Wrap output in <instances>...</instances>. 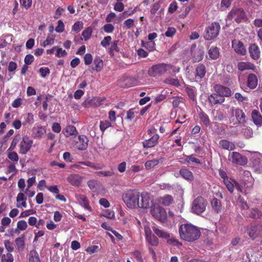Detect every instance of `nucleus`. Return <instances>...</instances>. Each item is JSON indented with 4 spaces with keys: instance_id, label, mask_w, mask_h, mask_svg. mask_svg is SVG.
I'll return each instance as SVG.
<instances>
[{
    "instance_id": "nucleus-63",
    "label": "nucleus",
    "mask_w": 262,
    "mask_h": 262,
    "mask_svg": "<svg viewBox=\"0 0 262 262\" xmlns=\"http://www.w3.org/2000/svg\"><path fill=\"white\" fill-rule=\"evenodd\" d=\"M34 56L32 54H27L24 59L25 64L30 65L34 61Z\"/></svg>"
},
{
    "instance_id": "nucleus-64",
    "label": "nucleus",
    "mask_w": 262,
    "mask_h": 262,
    "mask_svg": "<svg viewBox=\"0 0 262 262\" xmlns=\"http://www.w3.org/2000/svg\"><path fill=\"white\" fill-rule=\"evenodd\" d=\"M167 243L172 246H179L180 245V243L179 241L173 237L167 238Z\"/></svg>"
},
{
    "instance_id": "nucleus-36",
    "label": "nucleus",
    "mask_w": 262,
    "mask_h": 262,
    "mask_svg": "<svg viewBox=\"0 0 262 262\" xmlns=\"http://www.w3.org/2000/svg\"><path fill=\"white\" fill-rule=\"evenodd\" d=\"M29 262H41L39 255L35 250H32L28 254Z\"/></svg>"
},
{
    "instance_id": "nucleus-39",
    "label": "nucleus",
    "mask_w": 262,
    "mask_h": 262,
    "mask_svg": "<svg viewBox=\"0 0 262 262\" xmlns=\"http://www.w3.org/2000/svg\"><path fill=\"white\" fill-rule=\"evenodd\" d=\"M155 45L156 43L155 41H146L145 42L143 40L141 41V46L142 47H144L147 49L149 51H153L155 49Z\"/></svg>"
},
{
    "instance_id": "nucleus-44",
    "label": "nucleus",
    "mask_w": 262,
    "mask_h": 262,
    "mask_svg": "<svg viewBox=\"0 0 262 262\" xmlns=\"http://www.w3.org/2000/svg\"><path fill=\"white\" fill-rule=\"evenodd\" d=\"M146 239L152 246H157L159 244V240L154 234L146 237Z\"/></svg>"
},
{
    "instance_id": "nucleus-11",
    "label": "nucleus",
    "mask_w": 262,
    "mask_h": 262,
    "mask_svg": "<svg viewBox=\"0 0 262 262\" xmlns=\"http://www.w3.org/2000/svg\"><path fill=\"white\" fill-rule=\"evenodd\" d=\"M151 214L155 219L161 222L165 221L167 217L165 209L159 206H155L151 209Z\"/></svg>"
},
{
    "instance_id": "nucleus-46",
    "label": "nucleus",
    "mask_w": 262,
    "mask_h": 262,
    "mask_svg": "<svg viewBox=\"0 0 262 262\" xmlns=\"http://www.w3.org/2000/svg\"><path fill=\"white\" fill-rule=\"evenodd\" d=\"M199 117L205 126H208L210 125V120L206 114L204 112H202L199 114Z\"/></svg>"
},
{
    "instance_id": "nucleus-2",
    "label": "nucleus",
    "mask_w": 262,
    "mask_h": 262,
    "mask_svg": "<svg viewBox=\"0 0 262 262\" xmlns=\"http://www.w3.org/2000/svg\"><path fill=\"white\" fill-rule=\"evenodd\" d=\"M140 196V194L139 191L130 189L123 194L122 199L128 207L135 208L139 206Z\"/></svg>"
},
{
    "instance_id": "nucleus-31",
    "label": "nucleus",
    "mask_w": 262,
    "mask_h": 262,
    "mask_svg": "<svg viewBox=\"0 0 262 262\" xmlns=\"http://www.w3.org/2000/svg\"><path fill=\"white\" fill-rule=\"evenodd\" d=\"M251 115L252 120L255 124L256 125H261L262 124V117L257 110H253L252 112Z\"/></svg>"
},
{
    "instance_id": "nucleus-37",
    "label": "nucleus",
    "mask_w": 262,
    "mask_h": 262,
    "mask_svg": "<svg viewBox=\"0 0 262 262\" xmlns=\"http://www.w3.org/2000/svg\"><path fill=\"white\" fill-rule=\"evenodd\" d=\"M212 209L216 213H219L222 209L221 202L216 198H213L211 201Z\"/></svg>"
},
{
    "instance_id": "nucleus-8",
    "label": "nucleus",
    "mask_w": 262,
    "mask_h": 262,
    "mask_svg": "<svg viewBox=\"0 0 262 262\" xmlns=\"http://www.w3.org/2000/svg\"><path fill=\"white\" fill-rule=\"evenodd\" d=\"M89 142V140L86 136L79 135L74 140V146L79 150L83 151L87 149Z\"/></svg>"
},
{
    "instance_id": "nucleus-38",
    "label": "nucleus",
    "mask_w": 262,
    "mask_h": 262,
    "mask_svg": "<svg viewBox=\"0 0 262 262\" xmlns=\"http://www.w3.org/2000/svg\"><path fill=\"white\" fill-rule=\"evenodd\" d=\"M78 164L91 167L96 170L101 169L102 168V167L100 164L94 163L90 161L79 162Z\"/></svg>"
},
{
    "instance_id": "nucleus-13",
    "label": "nucleus",
    "mask_w": 262,
    "mask_h": 262,
    "mask_svg": "<svg viewBox=\"0 0 262 262\" xmlns=\"http://www.w3.org/2000/svg\"><path fill=\"white\" fill-rule=\"evenodd\" d=\"M232 47L234 51L241 55H245L247 51L242 42L238 40L234 39L232 41Z\"/></svg>"
},
{
    "instance_id": "nucleus-35",
    "label": "nucleus",
    "mask_w": 262,
    "mask_h": 262,
    "mask_svg": "<svg viewBox=\"0 0 262 262\" xmlns=\"http://www.w3.org/2000/svg\"><path fill=\"white\" fill-rule=\"evenodd\" d=\"M237 67L238 70L241 71L246 70H254L255 68L253 64L249 62H240L238 63Z\"/></svg>"
},
{
    "instance_id": "nucleus-1",
    "label": "nucleus",
    "mask_w": 262,
    "mask_h": 262,
    "mask_svg": "<svg viewBox=\"0 0 262 262\" xmlns=\"http://www.w3.org/2000/svg\"><path fill=\"white\" fill-rule=\"evenodd\" d=\"M183 221L181 219V239L188 242H192L198 239L200 235V230L191 224H183Z\"/></svg>"
},
{
    "instance_id": "nucleus-61",
    "label": "nucleus",
    "mask_w": 262,
    "mask_h": 262,
    "mask_svg": "<svg viewBox=\"0 0 262 262\" xmlns=\"http://www.w3.org/2000/svg\"><path fill=\"white\" fill-rule=\"evenodd\" d=\"M19 2L21 6L27 10L31 7L32 3V0H21Z\"/></svg>"
},
{
    "instance_id": "nucleus-19",
    "label": "nucleus",
    "mask_w": 262,
    "mask_h": 262,
    "mask_svg": "<svg viewBox=\"0 0 262 262\" xmlns=\"http://www.w3.org/2000/svg\"><path fill=\"white\" fill-rule=\"evenodd\" d=\"M32 137L34 138H40L42 137L46 132V129L45 126H40L33 127L32 129Z\"/></svg>"
},
{
    "instance_id": "nucleus-9",
    "label": "nucleus",
    "mask_w": 262,
    "mask_h": 262,
    "mask_svg": "<svg viewBox=\"0 0 262 262\" xmlns=\"http://www.w3.org/2000/svg\"><path fill=\"white\" fill-rule=\"evenodd\" d=\"M33 141L28 136H25L23 137L22 141L20 142L19 147V152L20 154H26L30 149L33 144Z\"/></svg>"
},
{
    "instance_id": "nucleus-52",
    "label": "nucleus",
    "mask_w": 262,
    "mask_h": 262,
    "mask_svg": "<svg viewBox=\"0 0 262 262\" xmlns=\"http://www.w3.org/2000/svg\"><path fill=\"white\" fill-rule=\"evenodd\" d=\"M80 199L83 204L84 207L88 210H91V208L89 205V201L85 195H81Z\"/></svg>"
},
{
    "instance_id": "nucleus-21",
    "label": "nucleus",
    "mask_w": 262,
    "mask_h": 262,
    "mask_svg": "<svg viewBox=\"0 0 262 262\" xmlns=\"http://www.w3.org/2000/svg\"><path fill=\"white\" fill-rule=\"evenodd\" d=\"M224 182L227 188L230 192H233L234 189H236L238 191H241L238 184L233 180L224 179Z\"/></svg>"
},
{
    "instance_id": "nucleus-20",
    "label": "nucleus",
    "mask_w": 262,
    "mask_h": 262,
    "mask_svg": "<svg viewBox=\"0 0 262 262\" xmlns=\"http://www.w3.org/2000/svg\"><path fill=\"white\" fill-rule=\"evenodd\" d=\"M194 62L201 61L204 55V51L202 47L198 48L195 51L191 52Z\"/></svg>"
},
{
    "instance_id": "nucleus-53",
    "label": "nucleus",
    "mask_w": 262,
    "mask_h": 262,
    "mask_svg": "<svg viewBox=\"0 0 262 262\" xmlns=\"http://www.w3.org/2000/svg\"><path fill=\"white\" fill-rule=\"evenodd\" d=\"M54 43V38L48 36L45 40L41 43V46L46 47L48 45H53Z\"/></svg>"
},
{
    "instance_id": "nucleus-62",
    "label": "nucleus",
    "mask_w": 262,
    "mask_h": 262,
    "mask_svg": "<svg viewBox=\"0 0 262 262\" xmlns=\"http://www.w3.org/2000/svg\"><path fill=\"white\" fill-rule=\"evenodd\" d=\"M261 215V212L257 209H252L249 214L250 217L255 219L259 218Z\"/></svg>"
},
{
    "instance_id": "nucleus-7",
    "label": "nucleus",
    "mask_w": 262,
    "mask_h": 262,
    "mask_svg": "<svg viewBox=\"0 0 262 262\" xmlns=\"http://www.w3.org/2000/svg\"><path fill=\"white\" fill-rule=\"evenodd\" d=\"M228 160L232 163L244 166L247 164V159L239 153L235 151L230 152L228 155Z\"/></svg>"
},
{
    "instance_id": "nucleus-25",
    "label": "nucleus",
    "mask_w": 262,
    "mask_h": 262,
    "mask_svg": "<svg viewBox=\"0 0 262 262\" xmlns=\"http://www.w3.org/2000/svg\"><path fill=\"white\" fill-rule=\"evenodd\" d=\"M247 232L250 238L254 239L260 234V226H251L247 229Z\"/></svg>"
},
{
    "instance_id": "nucleus-48",
    "label": "nucleus",
    "mask_w": 262,
    "mask_h": 262,
    "mask_svg": "<svg viewBox=\"0 0 262 262\" xmlns=\"http://www.w3.org/2000/svg\"><path fill=\"white\" fill-rule=\"evenodd\" d=\"M34 122V116L32 113H28L25 118V121L23 123L24 125H31Z\"/></svg>"
},
{
    "instance_id": "nucleus-4",
    "label": "nucleus",
    "mask_w": 262,
    "mask_h": 262,
    "mask_svg": "<svg viewBox=\"0 0 262 262\" xmlns=\"http://www.w3.org/2000/svg\"><path fill=\"white\" fill-rule=\"evenodd\" d=\"M221 29L219 23L213 22L209 25L205 29L204 38L206 40H210L216 37Z\"/></svg>"
},
{
    "instance_id": "nucleus-22",
    "label": "nucleus",
    "mask_w": 262,
    "mask_h": 262,
    "mask_svg": "<svg viewBox=\"0 0 262 262\" xmlns=\"http://www.w3.org/2000/svg\"><path fill=\"white\" fill-rule=\"evenodd\" d=\"M250 160L253 163V166H258L262 159V154L258 152H250Z\"/></svg>"
},
{
    "instance_id": "nucleus-14",
    "label": "nucleus",
    "mask_w": 262,
    "mask_h": 262,
    "mask_svg": "<svg viewBox=\"0 0 262 262\" xmlns=\"http://www.w3.org/2000/svg\"><path fill=\"white\" fill-rule=\"evenodd\" d=\"M159 136L155 134L150 138L142 142L144 148H148L155 146L158 143Z\"/></svg>"
},
{
    "instance_id": "nucleus-10",
    "label": "nucleus",
    "mask_w": 262,
    "mask_h": 262,
    "mask_svg": "<svg viewBox=\"0 0 262 262\" xmlns=\"http://www.w3.org/2000/svg\"><path fill=\"white\" fill-rule=\"evenodd\" d=\"M106 100L105 97L102 98L99 97H93L91 99H86L82 103V105L84 107H98L103 104L104 101Z\"/></svg>"
},
{
    "instance_id": "nucleus-27",
    "label": "nucleus",
    "mask_w": 262,
    "mask_h": 262,
    "mask_svg": "<svg viewBox=\"0 0 262 262\" xmlns=\"http://www.w3.org/2000/svg\"><path fill=\"white\" fill-rule=\"evenodd\" d=\"M27 198L25 196V194L23 192H19L16 197V207L20 208L23 207L24 208L27 207Z\"/></svg>"
},
{
    "instance_id": "nucleus-15",
    "label": "nucleus",
    "mask_w": 262,
    "mask_h": 262,
    "mask_svg": "<svg viewBox=\"0 0 262 262\" xmlns=\"http://www.w3.org/2000/svg\"><path fill=\"white\" fill-rule=\"evenodd\" d=\"M82 177L78 174L72 173L70 174L67 178L68 182L72 185L78 187L80 185L82 182Z\"/></svg>"
},
{
    "instance_id": "nucleus-16",
    "label": "nucleus",
    "mask_w": 262,
    "mask_h": 262,
    "mask_svg": "<svg viewBox=\"0 0 262 262\" xmlns=\"http://www.w3.org/2000/svg\"><path fill=\"white\" fill-rule=\"evenodd\" d=\"M208 101L212 105L221 104L225 102V99L217 93H213L208 97Z\"/></svg>"
},
{
    "instance_id": "nucleus-41",
    "label": "nucleus",
    "mask_w": 262,
    "mask_h": 262,
    "mask_svg": "<svg viewBox=\"0 0 262 262\" xmlns=\"http://www.w3.org/2000/svg\"><path fill=\"white\" fill-rule=\"evenodd\" d=\"M83 27V23L81 21H76L72 28V31L75 33H79Z\"/></svg>"
},
{
    "instance_id": "nucleus-34",
    "label": "nucleus",
    "mask_w": 262,
    "mask_h": 262,
    "mask_svg": "<svg viewBox=\"0 0 262 262\" xmlns=\"http://www.w3.org/2000/svg\"><path fill=\"white\" fill-rule=\"evenodd\" d=\"M208 55L211 59H217L220 56L219 49L216 47H211L208 50Z\"/></svg>"
},
{
    "instance_id": "nucleus-49",
    "label": "nucleus",
    "mask_w": 262,
    "mask_h": 262,
    "mask_svg": "<svg viewBox=\"0 0 262 262\" xmlns=\"http://www.w3.org/2000/svg\"><path fill=\"white\" fill-rule=\"evenodd\" d=\"M13 256L10 253H7V254H3L2 256V262H13Z\"/></svg>"
},
{
    "instance_id": "nucleus-33",
    "label": "nucleus",
    "mask_w": 262,
    "mask_h": 262,
    "mask_svg": "<svg viewBox=\"0 0 262 262\" xmlns=\"http://www.w3.org/2000/svg\"><path fill=\"white\" fill-rule=\"evenodd\" d=\"M173 200L172 196L168 194L158 199V202L164 206H169L172 203Z\"/></svg>"
},
{
    "instance_id": "nucleus-58",
    "label": "nucleus",
    "mask_w": 262,
    "mask_h": 262,
    "mask_svg": "<svg viewBox=\"0 0 262 262\" xmlns=\"http://www.w3.org/2000/svg\"><path fill=\"white\" fill-rule=\"evenodd\" d=\"M103 29L105 32L110 33L114 31L115 27L112 24L108 23L103 27Z\"/></svg>"
},
{
    "instance_id": "nucleus-40",
    "label": "nucleus",
    "mask_w": 262,
    "mask_h": 262,
    "mask_svg": "<svg viewBox=\"0 0 262 262\" xmlns=\"http://www.w3.org/2000/svg\"><path fill=\"white\" fill-rule=\"evenodd\" d=\"M93 32V29L91 27H87L82 32L81 36L83 37L84 40H89Z\"/></svg>"
},
{
    "instance_id": "nucleus-24",
    "label": "nucleus",
    "mask_w": 262,
    "mask_h": 262,
    "mask_svg": "<svg viewBox=\"0 0 262 262\" xmlns=\"http://www.w3.org/2000/svg\"><path fill=\"white\" fill-rule=\"evenodd\" d=\"M62 133L65 137H69L71 136L76 135L78 134V131L74 126L69 125L62 129Z\"/></svg>"
},
{
    "instance_id": "nucleus-45",
    "label": "nucleus",
    "mask_w": 262,
    "mask_h": 262,
    "mask_svg": "<svg viewBox=\"0 0 262 262\" xmlns=\"http://www.w3.org/2000/svg\"><path fill=\"white\" fill-rule=\"evenodd\" d=\"M159 160L158 159L148 160L145 162V167L146 169H149L157 165L159 163Z\"/></svg>"
},
{
    "instance_id": "nucleus-55",
    "label": "nucleus",
    "mask_w": 262,
    "mask_h": 262,
    "mask_svg": "<svg viewBox=\"0 0 262 262\" xmlns=\"http://www.w3.org/2000/svg\"><path fill=\"white\" fill-rule=\"evenodd\" d=\"M17 227L20 230H25L27 227L28 225L27 222L24 220L19 221L17 223Z\"/></svg>"
},
{
    "instance_id": "nucleus-54",
    "label": "nucleus",
    "mask_w": 262,
    "mask_h": 262,
    "mask_svg": "<svg viewBox=\"0 0 262 262\" xmlns=\"http://www.w3.org/2000/svg\"><path fill=\"white\" fill-rule=\"evenodd\" d=\"M164 82L167 84H171L175 86H178L180 84L179 81L178 79H174L172 78H166L164 80Z\"/></svg>"
},
{
    "instance_id": "nucleus-59",
    "label": "nucleus",
    "mask_w": 262,
    "mask_h": 262,
    "mask_svg": "<svg viewBox=\"0 0 262 262\" xmlns=\"http://www.w3.org/2000/svg\"><path fill=\"white\" fill-rule=\"evenodd\" d=\"M68 53L66 50H63L62 48L58 47L57 48L56 53L55 56L57 57H65L67 55Z\"/></svg>"
},
{
    "instance_id": "nucleus-12",
    "label": "nucleus",
    "mask_w": 262,
    "mask_h": 262,
    "mask_svg": "<svg viewBox=\"0 0 262 262\" xmlns=\"http://www.w3.org/2000/svg\"><path fill=\"white\" fill-rule=\"evenodd\" d=\"M213 88L215 92L224 98L226 97H228L231 95V91L229 88L217 84L214 86Z\"/></svg>"
},
{
    "instance_id": "nucleus-43",
    "label": "nucleus",
    "mask_w": 262,
    "mask_h": 262,
    "mask_svg": "<svg viewBox=\"0 0 262 262\" xmlns=\"http://www.w3.org/2000/svg\"><path fill=\"white\" fill-rule=\"evenodd\" d=\"M15 242L18 250H21L24 249L25 241L23 236L16 238L15 240Z\"/></svg>"
},
{
    "instance_id": "nucleus-5",
    "label": "nucleus",
    "mask_w": 262,
    "mask_h": 262,
    "mask_svg": "<svg viewBox=\"0 0 262 262\" xmlns=\"http://www.w3.org/2000/svg\"><path fill=\"white\" fill-rule=\"evenodd\" d=\"M207 202L202 196H198L194 200L191 205V211L200 215L205 211Z\"/></svg>"
},
{
    "instance_id": "nucleus-28",
    "label": "nucleus",
    "mask_w": 262,
    "mask_h": 262,
    "mask_svg": "<svg viewBox=\"0 0 262 262\" xmlns=\"http://www.w3.org/2000/svg\"><path fill=\"white\" fill-rule=\"evenodd\" d=\"M257 84L258 79L257 76L253 74H249L247 79V84L248 87L251 89H253L256 87Z\"/></svg>"
},
{
    "instance_id": "nucleus-6",
    "label": "nucleus",
    "mask_w": 262,
    "mask_h": 262,
    "mask_svg": "<svg viewBox=\"0 0 262 262\" xmlns=\"http://www.w3.org/2000/svg\"><path fill=\"white\" fill-rule=\"evenodd\" d=\"M228 18L230 20H234L239 23L246 19L245 13L241 8H233L228 15Z\"/></svg>"
},
{
    "instance_id": "nucleus-56",
    "label": "nucleus",
    "mask_w": 262,
    "mask_h": 262,
    "mask_svg": "<svg viewBox=\"0 0 262 262\" xmlns=\"http://www.w3.org/2000/svg\"><path fill=\"white\" fill-rule=\"evenodd\" d=\"M4 245L8 253H10L13 251V244L12 243H11L9 240L5 241Z\"/></svg>"
},
{
    "instance_id": "nucleus-60",
    "label": "nucleus",
    "mask_w": 262,
    "mask_h": 262,
    "mask_svg": "<svg viewBox=\"0 0 262 262\" xmlns=\"http://www.w3.org/2000/svg\"><path fill=\"white\" fill-rule=\"evenodd\" d=\"M58 25L55 28L56 32L58 33H62L63 32L64 29V25L63 21L61 20H58Z\"/></svg>"
},
{
    "instance_id": "nucleus-32",
    "label": "nucleus",
    "mask_w": 262,
    "mask_h": 262,
    "mask_svg": "<svg viewBox=\"0 0 262 262\" xmlns=\"http://www.w3.org/2000/svg\"><path fill=\"white\" fill-rule=\"evenodd\" d=\"M94 67L91 68V72L93 73L94 71L100 72L103 67V61L100 58H96L94 60Z\"/></svg>"
},
{
    "instance_id": "nucleus-42",
    "label": "nucleus",
    "mask_w": 262,
    "mask_h": 262,
    "mask_svg": "<svg viewBox=\"0 0 262 262\" xmlns=\"http://www.w3.org/2000/svg\"><path fill=\"white\" fill-rule=\"evenodd\" d=\"M181 176L188 181H191L193 180V175L192 172L187 169H181Z\"/></svg>"
},
{
    "instance_id": "nucleus-18",
    "label": "nucleus",
    "mask_w": 262,
    "mask_h": 262,
    "mask_svg": "<svg viewBox=\"0 0 262 262\" xmlns=\"http://www.w3.org/2000/svg\"><path fill=\"white\" fill-rule=\"evenodd\" d=\"M141 196V202H139V206L138 207L142 208H147L150 206V199L149 198V194L147 192H142L140 195Z\"/></svg>"
},
{
    "instance_id": "nucleus-17",
    "label": "nucleus",
    "mask_w": 262,
    "mask_h": 262,
    "mask_svg": "<svg viewBox=\"0 0 262 262\" xmlns=\"http://www.w3.org/2000/svg\"><path fill=\"white\" fill-rule=\"evenodd\" d=\"M248 50L250 55L252 59L256 60L259 58L260 52L257 45L255 43L251 44L249 46Z\"/></svg>"
},
{
    "instance_id": "nucleus-47",
    "label": "nucleus",
    "mask_w": 262,
    "mask_h": 262,
    "mask_svg": "<svg viewBox=\"0 0 262 262\" xmlns=\"http://www.w3.org/2000/svg\"><path fill=\"white\" fill-rule=\"evenodd\" d=\"M95 174L98 176L102 177H112L114 174L113 170L108 171H98L95 172Z\"/></svg>"
},
{
    "instance_id": "nucleus-29",
    "label": "nucleus",
    "mask_w": 262,
    "mask_h": 262,
    "mask_svg": "<svg viewBox=\"0 0 262 262\" xmlns=\"http://www.w3.org/2000/svg\"><path fill=\"white\" fill-rule=\"evenodd\" d=\"M152 228L153 231L159 238L167 239L170 237V234L164 230L160 229L156 226L152 227Z\"/></svg>"
},
{
    "instance_id": "nucleus-57",
    "label": "nucleus",
    "mask_w": 262,
    "mask_h": 262,
    "mask_svg": "<svg viewBox=\"0 0 262 262\" xmlns=\"http://www.w3.org/2000/svg\"><path fill=\"white\" fill-rule=\"evenodd\" d=\"M39 72L42 77L45 78L50 73V70L47 67H41L39 69Z\"/></svg>"
},
{
    "instance_id": "nucleus-30",
    "label": "nucleus",
    "mask_w": 262,
    "mask_h": 262,
    "mask_svg": "<svg viewBox=\"0 0 262 262\" xmlns=\"http://www.w3.org/2000/svg\"><path fill=\"white\" fill-rule=\"evenodd\" d=\"M206 73L205 66L203 64H199L195 70V77L196 78H203Z\"/></svg>"
},
{
    "instance_id": "nucleus-50",
    "label": "nucleus",
    "mask_w": 262,
    "mask_h": 262,
    "mask_svg": "<svg viewBox=\"0 0 262 262\" xmlns=\"http://www.w3.org/2000/svg\"><path fill=\"white\" fill-rule=\"evenodd\" d=\"M185 91L189 97L192 100H194L195 99L194 94V88L193 87L186 86Z\"/></svg>"
},
{
    "instance_id": "nucleus-23",
    "label": "nucleus",
    "mask_w": 262,
    "mask_h": 262,
    "mask_svg": "<svg viewBox=\"0 0 262 262\" xmlns=\"http://www.w3.org/2000/svg\"><path fill=\"white\" fill-rule=\"evenodd\" d=\"M230 111H231L232 113L234 114L238 123L245 122L246 116L242 110L238 108L235 109L232 108L230 109Z\"/></svg>"
},
{
    "instance_id": "nucleus-26",
    "label": "nucleus",
    "mask_w": 262,
    "mask_h": 262,
    "mask_svg": "<svg viewBox=\"0 0 262 262\" xmlns=\"http://www.w3.org/2000/svg\"><path fill=\"white\" fill-rule=\"evenodd\" d=\"M219 145L224 149L233 150L235 149V144L227 140H221L219 142Z\"/></svg>"
},
{
    "instance_id": "nucleus-3",
    "label": "nucleus",
    "mask_w": 262,
    "mask_h": 262,
    "mask_svg": "<svg viewBox=\"0 0 262 262\" xmlns=\"http://www.w3.org/2000/svg\"><path fill=\"white\" fill-rule=\"evenodd\" d=\"M171 66L166 63H160L152 66L148 70V74L151 77H159L164 74Z\"/></svg>"
},
{
    "instance_id": "nucleus-51",
    "label": "nucleus",
    "mask_w": 262,
    "mask_h": 262,
    "mask_svg": "<svg viewBox=\"0 0 262 262\" xmlns=\"http://www.w3.org/2000/svg\"><path fill=\"white\" fill-rule=\"evenodd\" d=\"M110 126H111V123L107 120L101 121L100 122V128L103 132Z\"/></svg>"
}]
</instances>
